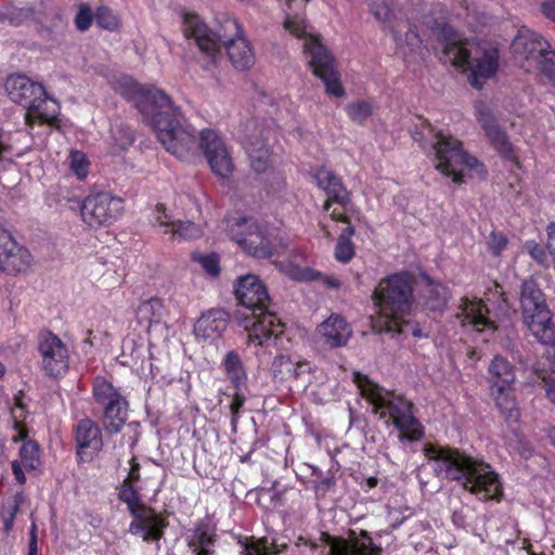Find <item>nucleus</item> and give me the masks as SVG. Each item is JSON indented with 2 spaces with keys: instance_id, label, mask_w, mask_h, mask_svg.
Here are the masks:
<instances>
[{
  "instance_id": "nucleus-1",
  "label": "nucleus",
  "mask_w": 555,
  "mask_h": 555,
  "mask_svg": "<svg viewBox=\"0 0 555 555\" xmlns=\"http://www.w3.org/2000/svg\"><path fill=\"white\" fill-rule=\"evenodd\" d=\"M424 454L431 463L436 476L456 481L479 499H498L502 494L499 476L486 462L475 460L456 449L434 444H426Z\"/></svg>"
},
{
  "instance_id": "nucleus-2",
  "label": "nucleus",
  "mask_w": 555,
  "mask_h": 555,
  "mask_svg": "<svg viewBox=\"0 0 555 555\" xmlns=\"http://www.w3.org/2000/svg\"><path fill=\"white\" fill-rule=\"evenodd\" d=\"M235 298L241 306L236 319L248 333V344L268 345L283 333V323L273 310L266 285L255 274L236 280Z\"/></svg>"
},
{
  "instance_id": "nucleus-3",
  "label": "nucleus",
  "mask_w": 555,
  "mask_h": 555,
  "mask_svg": "<svg viewBox=\"0 0 555 555\" xmlns=\"http://www.w3.org/2000/svg\"><path fill=\"white\" fill-rule=\"evenodd\" d=\"M427 26L438 36L443 43L441 60L453 66L470 70L469 83L475 89H481L487 79L495 75L498 70L499 52L495 48H482L479 43L462 39L460 35L448 24L435 22Z\"/></svg>"
},
{
  "instance_id": "nucleus-4",
  "label": "nucleus",
  "mask_w": 555,
  "mask_h": 555,
  "mask_svg": "<svg viewBox=\"0 0 555 555\" xmlns=\"http://www.w3.org/2000/svg\"><path fill=\"white\" fill-rule=\"evenodd\" d=\"M353 383L357 385L361 396L372 405L373 412L379 414L380 418L389 415L392 424L399 429V439L401 441H418L424 436V428L420 421L414 416L412 402L395 392L388 391L366 375L360 372H353Z\"/></svg>"
},
{
  "instance_id": "nucleus-5",
  "label": "nucleus",
  "mask_w": 555,
  "mask_h": 555,
  "mask_svg": "<svg viewBox=\"0 0 555 555\" xmlns=\"http://www.w3.org/2000/svg\"><path fill=\"white\" fill-rule=\"evenodd\" d=\"M182 119L180 107L170 100V107L157 111L147 124L154 128L158 141L167 152L190 162L197 155L199 143H197L195 130L182 125Z\"/></svg>"
},
{
  "instance_id": "nucleus-6",
  "label": "nucleus",
  "mask_w": 555,
  "mask_h": 555,
  "mask_svg": "<svg viewBox=\"0 0 555 555\" xmlns=\"http://www.w3.org/2000/svg\"><path fill=\"white\" fill-rule=\"evenodd\" d=\"M284 25L293 36L304 39V52L308 59V64L312 73L324 82L326 93L341 98L345 90L340 83L334 56L320 42L318 37L307 33L302 21L287 18Z\"/></svg>"
},
{
  "instance_id": "nucleus-7",
  "label": "nucleus",
  "mask_w": 555,
  "mask_h": 555,
  "mask_svg": "<svg viewBox=\"0 0 555 555\" xmlns=\"http://www.w3.org/2000/svg\"><path fill=\"white\" fill-rule=\"evenodd\" d=\"M183 33L186 38H193L199 50L210 57V62L204 66L209 69L216 56L220 54L219 44L223 47L244 38L243 29L234 17L222 16L218 20L216 29L210 30L207 25L195 14L183 16Z\"/></svg>"
},
{
  "instance_id": "nucleus-8",
  "label": "nucleus",
  "mask_w": 555,
  "mask_h": 555,
  "mask_svg": "<svg viewBox=\"0 0 555 555\" xmlns=\"http://www.w3.org/2000/svg\"><path fill=\"white\" fill-rule=\"evenodd\" d=\"M520 310L522 321L531 334L545 346H555V324L552 312L538 282L525 279L520 285Z\"/></svg>"
},
{
  "instance_id": "nucleus-9",
  "label": "nucleus",
  "mask_w": 555,
  "mask_h": 555,
  "mask_svg": "<svg viewBox=\"0 0 555 555\" xmlns=\"http://www.w3.org/2000/svg\"><path fill=\"white\" fill-rule=\"evenodd\" d=\"M412 297L411 274L397 273L380 281L373 295L379 313L376 325L385 322V319L408 314L411 310Z\"/></svg>"
},
{
  "instance_id": "nucleus-10",
  "label": "nucleus",
  "mask_w": 555,
  "mask_h": 555,
  "mask_svg": "<svg viewBox=\"0 0 555 555\" xmlns=\"http://www.w3.org/2000/svg\"><path fill=\"white\" fill-rule=\"evenodd\" d=\"M118 499L127 504L133 517L129 525L131 534L140 537L144 542H158L164 537L168 521L154 508L141 504L138 491L127 481L120 486Z\"/></svg>"
},
{
  "instance_id": "nucleus-11",
  "label": "nucleus",
  "mask_w": 555,
  "mask_h": 555,
  "mask_svg": "<svg viewBox=\"0 0 555 555\" xmlns=\"http://www.w3.org/2000/svg\"><path fill=\"white\" fill-rule=\"evenodd\" d=\"M430 146L435 155L436 169L442 175L451 177L454 183L463 182V166L468 169L482 167L476 157L464 151L460 140L442 131L433 133Z\"/></svg>"
},
{
  "instance_id": "nucleus-12",
  "label": "nucleus",
  "mask_w": 555,
  "mask_h": 555,
  "mask_svg": "<svg viewBox=\"0 0 555 555\" xmlns=\"http://www.w3.org/2000/svg\"><path fill=\"white\" fill-rule=\"evenodd\" d=\"M92 397L102 410V426L105 433L109 436L120 433L128 420L127 399L102 376L93 379Z\"/></svg>"
},
{
  "instance_id": "nucleus-13",
  "label": "nucleus",
  "mask_w": 555,
  "mask_h": 555,
  "mask_svg": "<svg viewBox=\"0 0 555 555\" xmlns=\"http://www.w3.org/2000/svg\"><path fill=\"white\" fill-rule=\"evenodd\" d=\"M115 90L124 98L132 101L144 120L150 121L152 116L163 107H170V96L155 86H143L130 77H121L115 81Z\"/></svg>"
},
{
  "instance_id": "nucleus-14",
  "label": "nucleus",
  "mask_w": 555,
  "mask_h": 555,
  "mask_svg": "<svg viewBox=\"0 0 555 555\" xmlns=\"http://www.w3.org/2000/svg\"><path fill=\"white\" fill-rule=\"evenodd\" d=\"M232 240L248 255L264 259L273 255L275 236L268 228L259 227L253 219L242 218L231 228Z\"/></svg>"
},
{
  "instance_id": "nucleus-15",
  "label": "nucleus",
  "mask_w": 555,
  "mask_h": 555,
  "mask_svg": "<svg viewBox=\"0 0 555 555\" xmlns=\"http://www.w3.org/2000/svg\"><path fill=\"white\" fill-rule=\"evenodd\" d=\"M122 199L107 192L88 195L80 205L81 218L89 227L109 225L124 209Z\"/></svg>"
},
{
  "instance_id": "nucleus-16",
  "label": "nucleus",
  "mask_w": 555,
  "mask_h": 555,
  "mask_svg": "<svg viewBox=\"0 0 555 555\" xmlns=\"http://www.w3.org/2000/svg\"><path fill=\"white\" fill-rule=\"evenodd\" d=\"M512 52L516 62L526 72L538 70L551 52V44L538 33L528 28H521L512 42Z\"/></svg>"
},
{
  "instance_id": "nucleus-17",
  "label": "nucleus",
  "mask_w": 555,
  "mask_h": 555,
  "mask_svg": "<svg viewBox=\"0 0 555 555\" xmlns=\"http://www.w3.org/2000/svg\"><path fill=\"white\" fill-rule=\"evenodd\" d=\"M199 147L216 176L223 179L231 177L234 170V163L225 142L217 131L212 129L202 130L199 133Z\"/></svg>"
},
{
  "instance_id": "nucleus-18",
  "label": "nucleus",
  "mask_w": 555,
  "mask_h": 555,
  "mask_svg": "<svg viewBox=\"0 0 555 555\" xmlns=\"http://www.w3.org/2000/svg\"><path fill=\"white\" fill-rule=\"evenodd\" d=\"M270 134L271 129L257 120H251L246 125L243 144L247 152L250 167L256 173L264 172L270 166L271 153L268 145Z\"/></svg>"
},
{
  "instance_id": "nucleus-19",
  "label": "nucleus",
  "mask_w": 555,
  "mask_h": 555,
  "mask_svg": "<svg viewBox=\"0 0 555 555\" xmlns=\"http://www.w3.org/2000/svg\"><path fill=\"white\" fill-rule=\"evenodd\" d=\"M38 350L46 374L57 377L67 372L69 354L66 345L60 337L51 332L41 333L39 336Z\"/></svg>"
},
{
  "instance_id": "nucleus-20",
  "label": "nucleus",
  "mask_w": 555,
  "mask_h": 555,
  "mask_svg": "<svg viewBox=\"0 0 555 555\" xmlns=\"http://www.w3.org/2000/svg\"><path fill=\"white\" fill-rule=\"evenodd\" d=\"M475 116L495 151L505 159L516 162V151L507 134L501 129L488 105L478 101L474 105Z\"/></svg>"
},
{
  "instance_id": "nucleus-21",
  "label": "nucleus",
  "mask_w": 555,
  "mask_h": 555,
  "mask_svg": "<svg viewBox=\"0 0 555 555\" xmlns=\"http://www.w3.org/2000/svg\"><path fill=\"white\" fill-rule=\"evenodd\" d=\"M76 454L81 462H91L104 447L102 429L90 417L79 420L73 429Z\"/></svg>"
},
{
  "instance_id": "nucleus-22",
  "label": "nucleus",
  "mask_w": 555,
  "mask_h": 555,
  "mask_svg": "<svg viewBox=\"0 0 555 555\" xmlns=\"http://www.w3.org/2000/svg\"><path fill=\"white\" fill-rule=\"evenodd\" d=\"M31 261L30 253L8 230L0 229V271L8 274L20 273L28 269Z\"/></svg>"
},
{
  "instance_id": "nucleus-23",
  "label": "nucleus",
  "mask_w": 555,
  "mask_h": 555,
  "mask_svg": "<svg viewBox=\"0 0 555 555\" xmlns=\"http://www.w3.org/2000/svg\"><path fill=\"white\" fill-rule=\"evenodd\" d=\"M435 22H437L439 24H446L442 21L439 22L430 16L424 15L422 20L417 21V23L420 24V26L422 28V34L420 33L418 26L416 23L409 24V29L405 33L404 38H402L401 35L395 29H392L391 33H392L393 39L397 42V44L401 49H406V51L404 50V53L417 52L420 49H422V46L424 42L431 40V39L437 41L441 46V52H442L443 43H442L441 39L439 40L437 33L435 34L427 26V23H430L433 25Z\"/></svg>"
},
{
  "instance_id": "nucleus-24",
  "label": "nucleus",
  "mask_w": 555,
  "mask_h": 555,
  "mask_svg": "<svg viewBox=\"0 0 555 555\" xmlns=\"http://www.w3.org/2000/svg\"><path fill=\"white\" fill-rule=\"evenodd\" d=\"M4 88L11 101L25 107L26 111L36 102V99L44 94L41 83L33 81L22 74L10 75L5 80Z\"/></svg>"
},
{
  "instance_id": "nucleus-25",
  "label": "nucleus",
  "mask_w": 555,
  "mask_h": 555,
  "mask_svg": "<svg viewBox=\"0 0 555 555\" xmlns=\"http://www.w3.org/2000/svg\"><path fill=\"white\" fill-rule=\"evenodd\" d=\"M315 336L323 345L339 348L347 345L352 328L344 317L333 313L317 327Z\"/></svg>"
},
{
  "instance_id": "nucleus-26",
  "label": "nucleus",
  "mask_w": 555,
  "mask_h": 555,
  "mask_svg": "<svg viewBox=\"0 0 555 555\" xmlns=\"http://www.w3.org/2000/svg\"><path fill=\"white\" fill-rule=\"evenodd\" d=\"M229 324V314L223 309H211L203 313L194 324V334L204 341H215L222 336Z\"/></svg>"
},
{
  "instance_id": "nucleus-27",
  "label": "nucleus",
  "mask_w": 555,
  "mask_h": 555,
  "mask_svg": "<svg viewBox=\"0 0 555 555\" xmlns=\"http://www.w3.org/2000/svg\"><path fill=\"white\" fill-rule=\"evenodd\" d=\"M317 185L324 190L327 201L324 204V210L330 211L332 202L346 206L349 201V192L345 188L341 179L324 167L319 168L314 173Z\"/></svg>"
},
{
  "instance_id": "nucleus-28",
  "label": "nucleus",
  "mask_w": 555,
  "mask_h": 555,
  "mask_svg": "<svg viewBox=\"0 0 555 555\" xmlns=\"http://www.w3.org/2000/svg\"><path fill=\"white\" fill-rule=\"evenodd\" d=\"M460 309L456 318L463 326L472 325L479 332L483 328L495 330L493 322L488 318L489 310L481 299L464 298Z\"/></svg>"
},
{
  "instance_id": "nucleus-29",
  "label": "nucleus",
  "mask_w": 555,
  "mask_h": 555,
  "mask_svg": "<svg viewBox=\"0 0 555 555\" xmlns=\"http://www.w3.org/2000/svg\"><path fill=\"white\" fill-rule=\"evenodd\" d=\"M330 555H380L382 547L374 544L367 531L362 530L360 537L351 543L343 539H332Z\"/></svg>"
},
{
  "instance_id": "nucleus-30",
  "label": "nucleus",
  "mask_w": 555,
  "mask_h": 555,
  "mask_svg": "<svg viewBox=\"0 0 555 555\" xmlns=\"http://www.w3.org/2000/svg\"><path fill=\"white\" fill-rule=\"evenodd\" d=\"M59 114V103L44 91V94L36 99V102L26 111L25 122L29 128H33L36 121L54 125L57 121Z\"/></svg>"
},
{
  "instance_id": "nucleus-31",
  "label": "nucleus",
  "mask_w": 555,
  "mask_h": 555,
  "mask_svg": "<svg viewBox=\"0 0 555 555\" xmlns=\"http://www.w3.org/2000/svg\"><path fill=\"white\" fill-rule=\"evenodd\" d=\"M488 382L490 389L515 386V366L503 356H494L488 366Z\"/></svg>"
},
{
  "instance_id": "nucleus-32",
  "label": "nucleus",
  "mask_w": 555,
  "mask_h": 555,
  "mask_svg": "<svg viewBox=\"0 0 555 555\" xmlns=\"http://www.w3.org/2000/svg\"><path fill=\"white\" fill-rule=\"evenodd\" d=\"M490 396L506 422L516 423L520 412L515 395V386L491 388Z\"/></svg>"
},
{
  "instance_id": "nucleus-33",
  "label": "nucleus",
  "mask_w": 555,
  "mask_h": 555,
  "mask_svg": "<svg viewBox=\"0 0 555 555\" xmlns=\"http://www.w3.org/2000/svg\"><path fill=\"white\" fill-rule=\"evenodd\" d=\"M228 57L237 70H248L256 62L255 52L250 42L244 38H238L235 41L224 47Z\"/></svg>"
},
{
  "instance_id": "nucleus-34",
  "label": "nucleus",
  "mask_w": 555,
  "mask_h": 555,
  "mask_svg": "<svg viewBox=\"0 0 555 555\" xmlns=\"http://www.w3.org/2000/svg\"><path fill=\"white\" fill-rule=\"evenodd\" d=\"M423 305L431 311H442L450 299L449 288L440 282L427 279L422 291Z\"/></svg>"
},
{
  "instance_id": "nucleus-35",
  "label": "nucleus",
  "mask_w": 555,
  "mask_h": 555,
  "mask_svg": "<svg viewBox=\"0 0 555 555\" xmlns=\"http://www.w3.org/2000/svg\"><path fill=\"white\" fill-rule=\"evenodd\" d=\"M223 371L234 388H243L247 382V373L241 356L235 350L225 353L222 360Z\"/></svg>"
},
{
  "instance_id": "nucleus-36",
  "label": "nucleus",
  "mask_w": 555,
  "mask_h": 555,
  "mask_svg": "<svg viewBox=\"0 0 555 555\" xmlns=\"http://www.w3.org/2000/svg\"><path fill=\"white\" fill-rule=\"evenodd\" d=\"M406 314L401 318L385 319V322L376 325L380 332L396 333L404 336H413L416 338L427 337L428 334L423 332L420 323L405 319Z\"/></svg>"
},
{
  "instance_id": "nucleus-37",
  "label": "nucleus",
  "mask_w": 555,
  "mask_h": 555,
  "mask_svg": "<svg viewBox=\"0 0 555 555\" xmlns=\"http://www.w3.org/2000/svg\"><path fill=\"white\" fill-rule=\"evenodd\" d=\"M164 305L159 298L153 297L139 305L135 311L140 324L150 327L153 323H159L164 315Z\"/></svg>"
},
{
  "instance_id": "nucleus-38",
  "label": "nucleus",
  "mask_w": 555,
  "mask_h": 555,
  "mask_svg": "<svg viewBox=\"0 0 555 555\" xmlns=\"http://www.w3.org/2000/svg\"><path fill=\"white\" fill-rule=\"evenodd\" d=\"M215 535L209 532L206 526L197 527L194 530L192 540L189 546L193 548L195 555H211L214 553L212 546L215 544Z\"/></svg>"
},
{
  "instance_id": "nucleus-39",
  "label": "nucleus",
  "mask_w": 555,
  "mask_h": 555,
  "mask_svg": "<svg viewBox=\"0 0 555 555\" xmlns=\"http://www.w3.org/2000/svg\"><path fill=\"white\" fill-rule=\"evenodd\" d=\"M352 235H354V228L348 225L338 236L335 247V258L341 263L349 262L354 256V245L350 240Z\"/></svg>"
},
{
  "instance_id": "nucleus-40",
  "label": "nucleus",
  "mask_w": 555,
  "mask_h": 555,
  "mask_svg": "<svg viewBox=\"0 0 555 555\" xmlns=\"http://www.w3.org/2000/svg\"><path fill=\"white\" fill-rule=\"evenodd\" d=\"M26 470H35L40 464V448L33 440L25 441L20 449V460Z\"/></svg>"
},
{
  "instance_id": "nucleus-41",
  "label": "nucleus",
  "mask_w": 555,
  "mask_h": 555,
  "mask_svg": "<svg viewBox=\"0 0 555 555\" xmlns=\"http://www.w3.org/2000/svg\"><path fill=\"white\" fill-rule=\"evenodd\" d=\"M370 13L379 22L388 23L393 16L397 0H366Z\"/></svg>"
},
{
  "instance_id": "nucleus-42",
  "label": "nucleus",
  "mask_w": 555,
  "mask_h": 555,
  "mask_svg": "<svg viewBox=\"0 0 555 555\" xmlns=\"http://www.w3.org/2000/svg\"><path fill=\"white\" fill-rule=\"evenodd\" d=\"M24 501V495L22 492L16 493L11 501H7L2 504L1 507V517L3 520V527L7 532L11 531L13 527L14 519L16 514L20 511V507Z\"/></svg>"
},
{
  "instance_id": "nucleus-43",
  "label": "nucleus",
  "mask_w": 555,
  "mask_h": 555,
  "mask_svg": "<svg viewBox=\"0 0 555 555\" xmlns=\"http://www.w3.org/2000/svg\"><path fill=\"white\" fill-rule=\"evenodd\" d=\"M24 501V495L22 492L16 493L11 501H7L2 504L1 507V517L3 520V527L7 532L11 531L13 527L14 519L16 514L20 511V507Z\"/></svg>"
},
{
  "instance_id": "nucleus-44",
  "label": "nucleus",
  "mask_w": 555,
  "mask_h": 555,
  "mask_svg": "<svg viewBox=\"0 0 555 555\" xmlns=\"http://www.w3.org/2000/svg\"><path fill=\"white\" fill-rule=\"evenodd\" d=\"M34 14L30 8H5L0 12V22H8L10 25L18 26L29 20Z\"/></svg>"
},
{
  "instance_id": "nucleus-45",
  "label": "nucleus",
  "mask_w": 555,
  "mask_h": 555,
  "mask_svg": "<svg viewBox=\"0 0 555 555\" xmlns=\"http://www.w3.org/2000/svg\"><path fill=\"white\" fill-rule=\"evenodd\" d=\"M191 259L202 266V268L210 275L217 276L220 273V259L216 253L202 254L194 251Z\"/></svg>"
},
{
  "instance_id": "nucleus-46",
  "label": "nucleus",
  "mask_w": 555,
  "mask_h": 555,
  "mask_svg": "<svg viewBox=\"0 0 555 555\" xmlns=\"http://www.w3.org/2000/svg\"><path fill=\"white\" fill-rule=\"evenodd\" d=\"M202 229L199 225L195 224L192 221H178L172 228L171 238L176 236L183 240H192L197 238L202 235Z\"/></svg>"
},
{
  "instance_id": "nucleus-47",
  "label": "nucleus",
  "mask_w": 555,
  "mask_h": 555,
  "mask_svg": "<svg viewBox=\"0 0 555 555\" xmlns=\"http://www.w3.org/2000/svg\"><path fill=\"white\" fill-rule=\"evenodd\" d=\"M346 111L354 122L363 124L372 115V105L366 101H358L348 104Z\"/></svg>"
},
{
  "instance_id": "nucleus-48",
  "label": "nucleus",
  "mask_w": 555,
  "mask_h": 555,
  "mask_svg": "<svg viewBox=\"0 0 555 555\" xmlns=\"http://www.w3.org/2000/svg\"><path fill=\"white\" fill-rule=\"evenodd\" d=\"M294 363L289 357L282 354L275 357L271 367L274 378L280 380L288 379L289 373L293 372Z\"/></svg>"
},
{
  "instance_id": "nucleus-49",
  "label": "nucleus",
  "mask_w": 555,
  "mask_h": 555,
  "mask_svg": "<svg viewBox=\"0 0 555 555\" xmlns=\"http://www.w3.org/2000/svg\"><path fill=\"white\" fill-rule=\"evenodd\" d=\"M154 224L162 229L164 234H171L176 221L167 214L164 205L158 204L154 210Z\"/></svg>"
},
{
  "instance_id": "nucleus-50",
  "label": "nucleus",
  "mask_w": 555,
  "mask_h": 555,
  "mask_svg": "<svg viewBox=\"0 0 555 555\" xmlns=\"http://www.w3.org/2000/svg\"><path fill=\"white\" fill-rule=\"evenodd\" d=\"M525 249L538 264L544 268L550 267L548 256L539 243L535 241H528L525 243Z\"/></svg>"
},
{
  "instance_id": "nucleus-51",
  "label": "nucleus",
  "mask_w": 555,
  "mask_h": 555,
  "mask_svg": "<svg viewBox=\"0 0 555 555\" xmlns=\"http://www.w3.org/2000/svg\"><path fill=\"white\" fill-rule=\"evenodd\" d=\"M95 21L102 28L114 30L118 27V20L112 10L106 7H100L95 12Z\"/></svg>"
},
{
  "instance_id": "nucleus-52",
  "label": "nucleus",
  "mask_w": 555,
  "mask_h": 555,
  "mask_svg": "<svg viewBox=\"0 0 555 555\" xmlns=\"http://www.w3.org/2000/svg\"><path fill=\"white\" fill-rule=\"evenodd\" d=\"M508 449L511 453H516L525 460L530 459L533 454V448L531 443L524 437L519 436H516L515 441H511L508 443Z\"/></svg>"
},
{
  "instance_id": "nucleus-53",
  "label": "nucleus",
  "mask_w": 555,
  "mask_h": 555,
  "mask_svg": "<svg viewBox=\"0 0 555 555\" xmlns=\"http://www.w3.org/2000/svg\"><path fill=\"white\" fill-rule=\"evenodd\" d=\"M89 163L81 152L75 151L70 155V168L82 180L88 175Z\"/></svg>"
},
{
  "instance_id": "nucleus-54",
  "label": "nucleus",
  "mask_w": 555,
  "mask_h": 555,
  "mask_svg": "<svg viewBox=\"0 0 555 555\" xmlns=\"http://www.w3.org/2000/svg\"><path fill=\"white\" fill-rule=\"evenodd\" d=\"M538 70L543 74L553 86H555V51L545 54V59L538 68Z\"/></svg>"
},
{
  "instance_id": "nucleus-55",
  "label": "nucleus",
  "mask_w": 555,
  "mask_h": 555,
  "mask_svg": "<svg viewBox=\"0 0 555 555\" xmlns=\"http://www.w3.org/2000/svg\"><path fill=\"white\" fill-rule=\"evenodd\" d=\"M235 391L232 397L230 410L232 414V424H235L240 417V412L245 404L246 397L242 391V388H234Z\"/></svg>"
},
{
  "instance_id": "nucleus-56",
  "label": "nucleus",
  "mask_w": 555,
  "mask_h": 555,
  "mask_svg": "<svg viewBox=\"0 0 555 555\" xmlns=\"http://www.w3.org/2000/svg\"><path fill=\"white\" fill-rule=\"evenodd\" d=\"M91 23L92 12L90 8L88 5H81L75 18L76 27L79 30L85 31L91 26Z\"/></svg>"
},
{
  "instance_id": "nucleus-57",
  "label": "nucleus",
  "mask_w": 555,
  "mask_h": 555,
  "mask_svg": "<svg viewBox=\"0 0 555 555\" xmlns=\"http://www.w3.org/2000/svg\"><path fill=\"white\" fill-rule=\"evenodd\" d=\"M507 245V238L504 234L499 232H492L490 234L489 247L493 255L498 256Z\"/></svg>"
},
{
  "instance_id": "nucleus-58",
  "label": "nucleus",
  "mask_w": 555,
  "mask_h": 555,
  "mask_svg": "<svg viewBox=\"0 0 555 555\" xmlns=\"http://www.w3.org/2000/svg\"><path fill=\"white\" fill-rule=\"evenodd\" d=\"M292 371L294 372L289 373V378H299L301 374L310 371V365L307 361H297Z\"/></svg>"
},
{
  "instance_id": "nucleus-59",
  "label": "nucleus",
  "mask_w": 555,
  "mask_h": 555,
  "mask_svg": "<svg viewBox=\"0 0 555 555\" xmlns=\"http://www.w3.org/2000/svg\"><path fill=\"white\" fill-rule=\"evenodd\" d=\"M12 472L16 481L20 485H24L26 482V476L23 470V464L18 460L12 462Z\"/></svg>"
},
{
  "instance_id": "nucleus-60",
  "label": "nucleus",
  "mask_w": 555,
  "mask_h": 555,
  "mask_svg": "<svg viewBox=\"0 0 555 555\" xmlns=\"http://www.w3.org/2000/svg\"><path fill=\"white\" fill-rule=\"evenodd\" d=\"M541 11L545 17L555 22V0H545L542 2Z\"/></svg>"
},
{
  "instance_id": "nucleus-61",
  "label": "nucleus",
  "mask_w": 555,
  "mask_h": 555,
  "mask_svg": "<svg viewBox=\"0 0 555 555\" xmlns=\"http://www.w3.org/2000/svg\"><path fill=\"white\" fill-rule=\"evenodd\" d=\"M243 555H269L266 547H261L258 544L246 545Z\"/></svg>"
},
{
  "instance_id": "nucleus-62",
  "label": "nucleus",
  "mask_w": 555,
  "mask_h": 555,
  "mask_svg": "<svg viewBox=\"0 0 555 555\" xmlns=\"http://www.w3.org/2000/svg\"><path fill=\"white\" fill-rule=\"evenodd\" d=\"M10 151L11 145L9 143V134L0 128V159H2L3 155Z\"/></svg>"
},
{
  "instance_id": "nucleus-63",
  "label": "nucleus",
  "mask_w": 555,
  "mask_h": 555,
  "mask_svg": "<svg viewBox=\"0 0 555 555\" xmlns=\"http://www.w3.org/2000/svg\"><path fill=\"white\" fill-rule=\"evenodd\" d=\"M543 382L547 398L555 404V380L544 377Z\"/></svg>"
},
{
  "instance_id": "nucleus-64",
  "label": "nucleus",
  "mask_w": 555,
  "mask_h": 555,
  "mask_svg": "<svg viewBox=\"0 0 555 555\" xmlns=\"http://www.w3.org/2000/svg\"><path fill=\"white\" fill-rule=\"evenodd\" d=\"M128 479L138 481L140 479V465L135 462V459L131 460V468L128 475Z\"/></svg>"
}]
</instances>
